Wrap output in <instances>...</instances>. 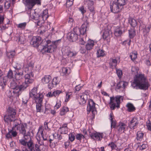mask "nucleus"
<instances>
[{"label": "nucleus", "instance_id": "1", "mask_svg": "<svg viewBox=\"0 0 151 151\" xmlns=\"http://www.w3.org/2000/svg\"><path fill=\"white\" fill-rule=\"evenodd\" d=\"M131 86L136 89L146 90L150 86L147 78L144 74H137L134 77L133 81H131Z\"/></svg>", "mask_w": 151, "mask_h": 151}, {"label": "nucleus", "instance_id": "2", "mask_svg": "<svg viewBox=\"0 0 151 151\" xmlns=\"http://www.w3.org/2000/svg\"><path fill=\"white\" fill-rule=\"evenodd\" d=\"M61 42V40L59 39L51 42L50 40H45L44 45L46 46L45 52L52 53L54 52L57 47L58 45Z\"/></svg>", "mask_w": 151, "mask_h": 151}, {"label": "nucleus", "instance_id": "3", "mask_svg": "<svg viewBox=\"0 0 151 151\" xmlns=\"http://www.w3.org/2000/svg\"><path fill=\"white\" fill-rule=\"evenodd\" d=\"M45 40H46L44 39L42 40V38L40 36H34L31 39L30 44L33 47L36 48H38L39 46H42L41 51L42 53H45L46 46L44 45L43 42L44 41H45Z\"/></svg>", "mask_w": 151, "mask_h": 151}, {"label": "nucleus", "instance_id": "4", "mask_svg": "<svg viewBox=\"0 0 151 151\" xmlns=\"http://www.w3.org/2000/svg\"><path fill=\"white\" fill-rule=\"evenodd\" d=\"M14 121V126L12 127L19 131V133L24 134L26 132L25 128L27 126L26 123H22V121L19 119H15Z\"/></svg>", "mask_w": 151, "mask_h": 151}, {"label": "nucleus", "instance_id": "5", "mask_svg": "<svg viewBox=\"0 0 151 151\" xmlns=\"http://www.w3.org/2000/svg\"><path fill=\"white\" fill-rule=\"evenodd\" d=\"M8 114L4 116V120L6 122L9 123L13 121L15 118V116L16 114V110L11 107H9L8 110Z\"/></svg>", "mask_w": 151, "mask_h": 151}, {"label": "nucleus", "instance_id": "6", "mask_svg": "<svg viewBox=\"0 0 151 151\" xmlns=\"http://www.w3.org/2000/svg\"><path fill=\"white\" fill-rule=\"evenodd\" d=\"M89 135L92 139L94 140L97 141H101L102 139H104V141L107 138V137L105 133H103L97 132L94 133H90Z\"/></svg>", "mask_w": 151, "mask_h": 151}, {"label": "nucleus", "instance_id": "7", "mask_svg": "<svg viewBox=\"0 0 151 151\" xmlns=\"http://www.w3.org/2000/svg\"><path fill=\"white\" fill-rule=\"evenodd\" d=\"M41 0H25L24 4L29 10H31L36 5H41Z\"/></svg>", "mask_w": 151, "mask_h": 151}, {"label": "nucleus", "instance_id": "8", "mask_svg": "<svg viewBox=\"0 0 151 151\" xmlns=\"http://www.w3.org/2000/svg\"><path fill=\"white\" fill-rule=\"evenodd\" d=\"M96 104V103L94 102L93 100L90 99L88 100V106H87V114H88L91 111L93 114V119L94 118V114H95L94 113L96 111L95 107Z\"/></svg>", "mask_w": 151, "mask_h": 151}, {"label": "nucleus", "instance_id": "9", "mask_svg": "<svg viewBox=\"0 0 151 151\" xmlns=\"http://www.w3.org/2000/svg\"><path fill=\"white\" fill-rule=\"evenodd\" d=\"M89 27V23L87 21L85 22L82 24L80 28H78V32L80 35H84L86 33V31L88 29Z\"/></svg>", "mask_w": 151, "mask_h": 151}, {"label": "nucleus", "instance_id": "10", "mask_svg": "<svg viewBox=\"0 0 151 151\" xmlns=\"http://www.w3.org/2000/svg\"><path fill=\"white\" fill-rule=\"evenodd\" d=\"M122 9L119 5L116 4L114 1L110 4V11L113 13H116L119 12L121 11Z\"/></svg>", "mask_w": 151, "mask_h": 151}, {"label": "nucleus", "instance_id": "11", "mask_svg": "<svg viewBox=\"0 0 151 151\" xmlns=\"http://www.w3.org/2000/svg\"><path fill=\"white\" fill-rule=\"evenodd\" d=\"M76 29H74L73 32H70L68 34L67 38L70 42H75L78 39L79 33L76 32Z\"/></svg>", "mask_w": 151, "mask_h": 151}, {"label": "nucleus", "instance_id": "12", "mask_svg": "<svg viewBox=\"0 0 151 151\" xmlns=\"http://www.w3.org/2000/svg\"><path fill=\"white\" fill-rule=\"evenodd\" d=\"M123 97L122 96L120 95H117L115 97V101L116 102L117 105H116V103H113L110 106L111 109L112 110L115 109V107H117L119 109L120 108V104L121 99L123 100Z\"/></svg>", "mask_w": 151, "mask_h": 151}, {"label": "nucleus", "instance_id": "13", "mask_svg": "<svg viewBox=\"0 0 151 151\" xmlns=\"http://www.w3.org/2000/svg\"><path fill=\"white\" fill-rule=\"evenodd\" d=\"M34 74L32 71L29 72L24 76L25 79L24 83L28 85L32 83L33 81Z\"/></svg>", "mask_w": 151, "mask_h": 151}, {"label": "nucleus", "instance_id": "14", "mask_svg": "<svg viewBox=\"0 0 151 151\" xmlns=\"http://www.w3.org/2000/svg\"><path fill=\"white\" fill-rule=\"evenodd\" d=\"M88 92L86 91L83 93L82 95L80 96L81 101L79 102L80 104L83 105L86 103V100L88 99Z\"/></svg>", "mask_w": 151, "mask_h": 151}, {"label": "nucleus", "instance_id": "15", "mask_svg": "<svg viewBox=\"0 0 151 151\" xmlns=\"http://www.w3.org/2000/svg\"><path fill=\"white\" fill-rule=\"evenodd\" d=\"M138 124L137 119L135 118H133L128 123V127L131 129H134Z\"/></svg>", "mask_w": 151, "mask_h": 151}, {"label": "nucleus", "instance_id": "16", "mask_svg": "<svg viewBox=\"0 0 151 151\" xmlns=\"http://www.w3.org/2000/svg\"><path fill=\"white\" fill-rule=\"evenodd\" d=\"M28 86V85L24 82L18 85L17 90L18 93H17V96H18L21 94L22 92L26 89Z\"/></svg>", "mask_w": 151, "mask_h": 151}, {"label": "nucleus", "instance_id": "17", "mask_svg": "<svg viewBox=\"0 0 151 151\" xmlns=\"http://www.w3.org/2000/svg\"><path fill=\"white\" fill-rule=\"evenodd\" d=\"M44 95L42 93H39V94L36 96L33 97L32 98L33 100L35 101V103L36 104L37 103H42V101L44 98Z\"/></svg>", "mask_w": 151, "mask_h": 151}, {"label": "nucleus", "instance_id": "18", "mask_svg": "<svg viewBox=\"0 0 151 151\" xmlns=\"http://www.w3.org/2000/svg\"><path fill=\"white\" fill-rule=\"evenodd\" d=\"M112 32L111 30L107 29L103 33L102 37L104 40H108L112 36Z\"/></svg>", "mask_w": 151, "mask_h": 151}, {"label": "nucleus", "instance_id": "19", "mask_svg": "<svg viewBox=\"0 0 151 151\" xmlns=\"http://www.w3.org/2000/svg\"><path fill=\"white\" fill-rule=\"evenodd\" d=\"M94 45V41L93 40L89 39L87 42L85 48L87 51L90 50L93 48Z\"/></svg>", "mask_w": 151, "mask_h": 151}, {"label": "nucleus", "instance_id": "20", "mask_svg": "<svg viewBox=\"0 0 151 151\" xmlns=\"http://www.w3.org/2000/svg\"><path fill=\"white\" fill-rule=\"evenodd\" d=\"M124 31L123 28L121 27H117L114 30V34L117 37L120 36L124 33Z\"/></svg>", "mask_w": 151, "mask_h": 151}, {"label": "nucleus", "instance_id": "21", "mask_svg": "<svg viewBox=\"0 0 151 151\" xmlns=\"http://www.w3.org/2000/svg\"><path fill=\"white\" fill-rule=\"evenodd\" d=\"M22 135L23 138L20 139L19 142H32L30 135L28 134H26V132L24 134L20 133Z\"/></svg>", "mask_w": 151, "mask_h": 151}, {"label": "nucleus", "instance_id": "22", "mask_svg": "<svg viewBox=\"0 0 151 151\" xmlns=\"http://www.w3.org/2000/svg\"><path fill=\"white\" fill-rule=\"evenodd\" d=\"M18 86V85L14 81H13L11 82L10 85V88L13 90V92L14 94H16V95H17V93H18V91H17ZM16 96H17V95Z\"/></svg>", "mask_w": 151, "mask_h": 151}, {"label": "nucleus", "instance_id": "23", "mask_svg": "<svg viewBox=\"0 0 151 151\" xmlns=\"http://www.w3.org/2000/svg\"><path fill=\"white\" fill-rule=\"evenodd\" d=\"M22 145L24 146L27 145L29 149L28 151H33L34 149V145L33 142H19Z\"/></svg>", "mask_w": 151, "mask_h": 151}, {"label": "nucleus", "instance_id": "24", "mask_svg": "<svg viewBox=\"0 0 151 151\" xmlns=\"http://www.w3.org/2000/svg\"><path fill=\"white\" fill-rule=\"evenodd\" d=\"M126 127V125L125 124L122 122H119V125L117 126L116 129L119 132L121 133L122 132H124Z\"/></svg>", "mask_w": 151, "mask_h": 151}, {"label": "nucleus", "instance_id": "25", "mask_svg": "<svg viewBox=\"0 0 151 151\" xmlns=\"http://www.w3.org/2000/svg\"><path fill=\"white\" fill-rule=\"evenodd\" d=\"M51 76L50 75H45L42 78L41 82L43 84L48 83L51 80Z\"/></svg>", "mask_w": 151, "mask_h": 151}, {"label": "nucleus", "instance_id": "26", "mask_svg": "<svg viewBox=\"0 0 151 151\" xmlns=\"http://www.w3.org/2000/svg\"><path fill=\"white\" fill-rule=\"evenodd\" d=\"M1 72V71L0 70V72ZM2 75V73H0V85L2 89L4 90L6 85V81L5 78H6L7 77H5L2 79L1 77Z\"/></svg>", "mask_w": 151, "mask_h": 151}, {"label": "nucleus", "instance_id": "27", "mask_svg": "<svg viewBox=\"0 0 151 151\" xmlns=\"http://www.w3.org/2000/svg\"><path fill=\"white\" fill-rule=\"evenodd\" d=\"M34 62L33 61H31L28 63L27 65L26 68L28 70H29V72L32 71V72H34Z\"/></svg>", "mask_w": 151, "mask_h": 151}, {"label": "nucleus", "instance_id": "28", "mask_svg": "<svg viewBox=\"0 0 151 151\" xmlns=\"http://www.w3.org/2000/svg\"><path fill=\"white\" fill-rule=\"evenodd\" d=\"M151 28V25L145 26V28L142 29L143 34L144 36L147 37L149 34V32Z\"/></svg>", "mask_w": 151, "mask_h": 151}, {"label": "nucleus", "instance_id": "29", "mask_svg": "<svg viewBox=\"0 0 151 151\" xmlns=\"http://www.w3.org/2000/svg\"><path fill=\"white\" fill-rule=\"evenodd\" d=\"M128 21L129 23L133 28H134L137 26V22L135 19L132 17H129L128 18Z\"/></svg>", "mask_w": 151, "mask_h": 151}, {"label": "nucleus", "instance_id": "30", "mask_svg": "<svg viewBox=\"0 0 151 151\" xmlns=\"http://www.w3.org/2000/svg\"><path fill=\"white\" fill-rule=\"evenodd\" d=\"M37 88L36 87L34 88L29 93V97L30 98H32L33 97L36 96L38 95L39 93H37Z\"/></svg>", "mask_w": 151, "mask_h": 151}, {"label": "nucleus", "instance_id": "31", "mask_svg": "<svg viewBox=\"0 0 151 151\" xmlns=\"http://www.w3.org/2000/svg\"><path fill=\"white\" fill-rule=\"evenodd\" d=\"M16 53L15 50L7 51L6 52V57L9 59L13 58L15 56Z\"/></svg>", "mask_w": 151, "mask_h": 151}, {"label": "nucleus", "instance_id": "32", "mask_svg": "<svg viewBox=\"0 0 151 151\" xmlns=\"http://www.w3.org/2000/svg\"><path fill=\"white\" fill-rule=\"evenodd\" d=\"M127 0H114V2L122 8L123 6L127 4Z\"/></svg>", "mask_w": 151, "mask_h": 151}, {"label": "nucleus", "instance_id": "33", "mask_svg": "<svg viewBox=\"0 0 151 151\" xmlns=\"http://www.w3.org/2000/svg\"><path fill=\"white\" fill-rule=\"evenodd\" d=\"M94 3L93 1H91L90 2V4L89 5L88 8L89 10L90 11L92 15L93 16L95 13V11L94 7Z\"/></svg>", "mask_w": 151, "mask_h": 151}, {"label": "nucleus", "instance_id": "34", "mask_svg": "<svg viewBox=\"0 0 151 151\" xmlns=\"http://www.w3.org/2000/svg\"><path fill=\"white\" fill-rule=\"evenodd\" d=\"M44 129L42 128V126L40 127L38 129L37 133H40L41 134L42 138L43 139V140L44 141L48 140V139L47 138L45 135L43 133Z\"/></svg>", "mask_w": 151, "mask_h": 151}, {"label": "nucleus", "instance_id": "35", "mask_svg": "<svg viewBox=\"0 0 151 151\" xmlns=\"http://www.w3.org/2000/svg\"><path fill=\"white\" fill-rule=\"evenodd\" d=\"M126 106L128 108V111L129 112L134 111L135 110V107L132 104L130 103H128Z\"/></svg>", "mask_w": 151, "mask_h": 151}, {"label": "nucleus", "instance_id": "36", "mask_svg": "<svg viewBox=\"0 0 151 151\" xmlns=\"http://www.w3.org/2000/svg\"><path fill=\"white\" fill-rule=\"evenodd\" d=\"M15 73L14 77L16 80H18V76H22L23 74V70H15Z\"/></svg>", "mask_w": 151, "mask_h": 151}, {"label": "nucleus", "instance_id": "37", "mask_svg": "<svg viewBox=\"0 0 151 151\" xmlns=\"http://www.w3.org/2000/svg\"><path fill=\"white\" fill-rule=\"evenodd\" d=\"M104 52V51L103 49H99V50H97L96 52L97 57L99 58L100 57H103L105 55Z\"/></svg>", "mask_w": 151, "mask_h": 151}, {"label": "nucleus", "instance_id": "38", "mask_svg": "<svg viewBox=\"0 0 151 151\" xmlns=\"http://www.w3.org/2000/svg\"><path fill=\"white\" fill-rule=\"evenodd\" d=\"M128 31L129 38L130 39L133 38L135 35V30L134 28L131 29Z\"/></svg>", "mask_w": 151, "mask_h": 151}, {"label": "nucleus", "instance_id": "39", "mask_svg": "<svg viewBox=\"0 0 151 151\" xmlns=\"http://www.w3.org/2000/svg\"><path fill=\"white\" fill-rule=\"evenodd\" d=\"M69 111V109L67 107L64 106L61 109L60 112V115L61 116H63L68 111Z\"/></svg>", "mask_w": 151, "mask_h": 151}, {"label": "nucleus", "instance_id": "40", "mask_svg": "<svg viewBox=\"0 0 151 151\" xmlns=\"http://www.w3.org/2000/svg\"><path fill=\"white\" fill-rule=\"evenodd\" d=\"M48 9H47L44 10L43 11L42 14V17L43 19H46L48 18Z\"/></svg>", "mask_w": 151, "mask_h": 151}, {"label": "nucleus", "instance_id": "41", "mask_svg": "<svg viewBox=\"0 0 151 151\" xmlns=\"http://www.w3.org/2000/svg\"><path fill=\"white\" fill-rule=\"evenodd\" d=\"M117 61L116 59H112L111 61L109 63L110 67L112 68H115L117 65Z\"/></svg>", "mask_w": 151, "mask_h": 151}, {"label": "nucleus", "instance_id": "42", "mask_svg": "<svg viewBox=\"0 0 151 151\" xmlns=\"http://www.w3.org/2000/svg\"><path fill=\"white\" fill-rule=\"evenodd\" d=\"M42 103H37L36 104V112L40 113L42 111Z\"/></svg>", "mask_w": 151, "mask_h": 151}, {"label": "nucleus", "instance_id": "43", "mask_svg": "<svg viewBox=\"0 0 151 151\" xmlns=\"http://www.w3.org/2000/svg\"><path fill=\"white\" fill-rule=\"evenodd\" d=\"M38 144H36L35 145V147L33 149L34 151H41L40 149V147L41 145H43V142H38Z\"/></svg>", "mask_w": 151, "mask_h": 151}, {"label": "nucleus", "instance_id": "44", "mask_svg": "<svg viewBox=\"0 0 151 151\" xmlns=\"http://www.w3.org/2000/svg\"><path fill=\"white\" fill-rule=\"evenodd\" d=\"M52 81L56 86L60 83V79L59 77L57 76L54 77Z\"/></svg>", "mask_w": 151, "mask_h": 151}, {"label": "nucleus", "instance_id": "45", "mask_svg": "<svg viewBox=\"0 0 151 151\" xmlns=\"http://www.w3.org/2000/svg\"><path fill=\"white\" fill-rule=\"evenodd\" d=\"M143 137V134L141 132H139L137 133V141H141Z\"/></svg>", "mask_w": 151, "mask_h": 151}, {"label": "nucleus", "instance_id": "46", "mask_svg": "<svg viewBox=\"0 0 151 151\" xmlns=\"http://www.w3.org/2000/svg\"><path fill=\"white\" fill-rule=\"evenodd\" d=\"M137 53L136 52H133L130 54L129 57L131 60L134 61L137 58Z\"/></svg>", "mask_w": 151, "mask_h": 151}, {"label": "nucleus", "instance_id": "47", "mask_svg": "<svg viewBox=\"0 0 151 151\" xmlns=\"http://www.w3.org/2000/svg\"><path fill=\"white\" fill-rule=\"evenodd\" d=\"M76 137L77 139L80 141L82 139H84L85 138L84 136L81 134H76Z\"/></svg>", "mask_w": 151, "mask_h": 151}, {"label": "nucleus", "instance_id": "48", "mask_svg": "<svg viewBox=\"0 0 151 151\" xmlns=\"http://www.w3.org/2000/svg\"><path fill=\"white\" fill-rule=\"evenodd\" d=\"M108 146L111 148L112 150H116L117 149V146L115 143L114 142H111L108 144Z\"/></svg>", "mask_w": 151, "mask_h": 151}, {"label": "nucleus", "instance_id": "49", "mask_svg": "<svg viewBox=\"0 0 151 151\" xmlns=\"http://www.w3.org/2000/svg\"><path fill=\"white\" fill-rule=\"evenodd\" d=\"M75 134L74 133H70L69 136V139L71 141L73 142L74 140L76 137Z\"/></svg>", "mask_w": 151, "mask_h": 151}, {"label": "nucleus", "instance_id": "50", "mask_svg": "<svg viewBox=\"0 0 151 151\" xmlns=\"http://www.w3.org/2000/svg\"><path fill=\"white\" fill-rule=\"evenodd\" d=\"M16 129L15 128H12V129L10 130L12 136L13 137H15L17 135V133L15 131Z\"/></svg>", "mask_w": 151, "mask_h": 151}, {"label": "nucleus", "instance_id": "51", "mask_svg": "<svg viewBox=\"0 0 151 151\" xmlns=\"http://www.w3.org/2000/svg\"><path fill=\"white\" fill-rule=\"evenodd\" d=\"M7 77L9 79H12L14 78L13 72L10 69L7 73Z\"/></svg>", "mask_w": 151, "mask_h": 151}, {"label": "nucleus", "instance_id": "52", "mask_svg": "<svg viewBox=\"0 0 151 151\" xmlns=\"http://www.w3.org/2000/svg\"><path fill=\"white\" fill-rule=\"evenodd\" d=\"M78 9L83 15L86 12V8L83 6H82L78 8Z\"/></svg>", "mask_w": 151, "mask_h": 151}, {"label": "nucleus", "instance_id": "53", "mask_svg": "<svg viewBox=\"0 0 151 151\" xmlns=\"http://www.w3.org/2000/svg\"><path fill=\"white\" fill-rule=\"evenodd\" d=\"M77 52H71L70 51L68 52L67 55L69 57H72L76 55Z\"/></svg>", "mask_w": 151, "mask_h": 151}, {"label": "nucleus", "instance_id": "54", "mask_svg": "<svg viewBox=\"0 0 151 151\" xmlns=\"http://www.w3.org/2000/svg\"><path fill=\"white\" fill-rule=\"evenodd\" d=\"M27 25L26 22H23L20 23L18 25L17 27L22 29H24Z\"/></svg>", "mask_w": 151, "mask_h": 151}, {"label": "nucleus", "instance_id": "55", "mask_svg": "<svg viewBox=\"0 0 151 151\" xmlns=\"http://www.w3.org/2000/svg\"><path fill=\"white\" fill-rule=\"evenodd\" d=\"M47 86L48 88L50 90H51L54 87H56L52 81L50 83H48Z\"/></svg>", "mask_w": 151, "mask_h": 151}, {"label": "nucleus", "instance_id": "56", "mask_svg": "<svg viewBox=\"0 0 151 151\" xmlns=\"http://www.w3.org/2000/svg\"><path fill=\"white\" fill-rule=\"evenodd\" d=\"M73 1H71L70 0H67L66 4V6L67 7H69L71 6L73 4Z\"/></svg>", "mask_w": 151, "mask_h": 151}, {"label": "nucleus", "instance_id": "57", "mask_svg": "<svg viewBox=\"0 0 151 151\" xmlns=\"http://www.w3.org/2000/svg\"><path fill=\"white\" fill-rule=\"evenodd\" d=\"M24 39L22 36H18V42L20 44H23L24 42Z\"/></svg>", "mask_w": 151, "mask_h": 151}, {"label": "nucleus", "instance_id": "58", "mask_svg": "<svg viewBox=\"0 0 151 151\" xmlns=\"http://www.w3.org/2000/svg\"><path fill=\"white\" fill-rule=\"evenodd\" d=\"M146 125L148 130L151 131V123L149 120L147 121L146 122Z\"/></svg>", "mask_w": 151, "mask_h": 151}, {"label": "nucleus", "instance_id": "59", "mask_svg": "<svg viewBox=\"0 0 151 151\" xmlns=\"http://www.w3.org/2000/svg\"><path fill=\"white\" fill-rule=\"evenodd\" d=\"M111 121V127L113 128H115L116 127V123L115 121H114L113 118H111L110 119Z\"/></svg>", "mask_w": 151, "mask_h": 151}, {"label": "nucleus", "instance_id": "60", "mask_svg": "<svg viewBox=\"0 0 151 151\" xmlns=\"http://www.w3.org/2000/svg\"><path fill=\"white\" fill-rule=\"evenodd\" d=\"M22 65L19 63H17L16 66L14 67L15 70H22Z\"/></svg>", "mask_w": 151, "mask_h": 151}, {"label": "nucleus", "instance_id": "61", "mask_svg": "<svg viewBox=\"0 0 151 151\" xmlns=\"http://www.w3.org/2000/svg\"><path fill=\"white\" fill-rule=\"evenodd\" d=\"M139 143H136V142H134V143H132V146L133 147V148H136V149H137L138 147H139Z\"/></svg>", "mask_w": 151, "mask_h": 151}, {"label": "nucleus", "instance_id": "62", "mask_svg": "<svg viewBox=\"0 0 151 151\" xmlns=\"http://www.w3.org/2000/svg\"><path fill=\"white\" fill-rule=\"evenodd\" d=\"M67 128H68L67 127V124H63V126L60 128V130L62 129V130L63 129H65V132H67Z\"/></svg>", "mask_w": 151, "mask_h": 151}, {"label": "nucleus", "instance_id": "63", "mask_svg": "<svg viewBox=\"0 0 151 151\" xmlns=\"http://www.w3.org/2000/svg\"><path fill=\"white\" fill-rule=\"evenodd\" d=\"M4 14L3 15L0 14V25L3 23L4 19Z\"/></svg>", "mask_w": 151, "mask_h": 151}, {"label": "nucleus", "instance_id": "64", "mask_svg": "<svg viewBox=\"0 0 151 151\" xmlns=\"http://www.w3.org/2000/svg\"><path fill=\"white\" fill-rule=\"evenodd\" d=\"M51 110V109L50 107L47 108L46 106L45 108L44 113L46 114H48L49 113L50 111Z\"/></svg>", "mask_w": 151, "mask_h": 151}]
</instances>
